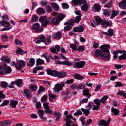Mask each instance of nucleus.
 <instances>
[{
	"mask_svg": "<svg viewBox=\"0 0 126 126\" xmlns=\"http://www.w3.org/2000/svg\"><path fill=\"white\" fill-rule=\"evenodd\" d=\"M119 58L120 60L126 59V53L123 54L119 57Z\"/></svg>",
	"mask_w": 126,
	"mask_h": 126,
	"instance_id": "nucleus-55",
	"label": "nucleus"
},
{
	"mask_svg": "<svg viewBox=\"0 0 126 126\" xmlns=\"http://www.w3.org/2000/svg\"><path fill=\"white\" fill-rule=\"evenodd\" d=\"M44 88L42 86H40L39 90L38 91V94H40L41 93L43 92L44 91Z\"/></svg>",
	"mask_w": 126,
	"mask_h": 126,
	"instance_id": "nucleus-54",
	"label": "nucleus"
},
{
	"mask_svg": "<svg viewBox=\"0 0 126 126\" xmlns=\"http://www.w3.org/2000/svg\"><path fill=\"white\" fill-rule=\"evenodd\" d=\"M32 29L35 30L36 33H40L42 32L43 30L42 28L40 27V25L38 23H36L33 24L32 27Z\"/></svg>",
	"mask_w": 126,
	"mask_h": 126,
	"instance_id": "nucleus-2",
	"label": "nucleus"
},
{
	"mask_svg": "<svg viewBox=\"0 0 126 126\" xmlns=\"http://www.w3.org/2000/svg\"><path fill=\"white\" fill-rule=\"evenodd\" d=\"M79 3V0H73L72 1V5L74 6Z\"/></svg>",
	"mask_w": 126,
	"mask_h": 126,
	"instance_id": "nucleus-59",
	"label": "nucleus"
},
{
	"mask_svg": "<svg viewBox=\"0 0 126 126\" xmlns=\"http://www.w3.org/2000/svg\"><path fill=\"white\" fill-rule=\"evenodd\" d=\"M36 63L37 65H41L44 64V61L40 58L37 59Z\"/></svg>",
	"mask_w": 126,
	"mask_h": 126,
	"instance_id": "nucleus-40",
	"label": "nucleus"
},
{
	"mask_svg": "<svg viewBox=\"0 0 126 126\" xmlns=\"http://www.w3.org/2000/svg\"><path fill=\"white\" fill-rule=\"evenodd\" d=\"M85 47L84 46H80L78 48L77 50H78L79 52H82L85 50Z\"/></svg>",
	"mask_w": 126,
	"mask_h": 126,
	"instance_id": "nucleus-50",
	"label": "nucleus"
},
{
	"mask_svg": "<svg viewBox=\"0 0 126 126\" xmlns=\"http://www.w3.org/2000/svg\"><path fill=\"white\" fill-rule=\"evenodd\" d=\"M60 22L57 18L55 17L51 19V22L52 24L56 25H57Z\"/></svg>",
	"mask_w": 126,
	"mask_h": 126,
	"instance_id": "nucleus-25",
	"label": "nucleus"
},
{
	"mask_svg": "<svg viewBox=\"0 0 126 126\" xmlns=\"http://www.w3.org/2000/svg\"><path fill=\"white\" fill-rule=\"evenodd\" d=\"M111 112L113 113L115 116L118 115L119 114L120 111L119 110L113 107L111 108Z\"/></svg>",
	"mask_w": 126,
	"mask_h": 126,
	"instance_id": "nucleus-21",
	"label": "nucleus"
},
{
	"mask_svg": "<svg viewBox=\"0 0 126 126\" xmlns=\"http://www.w3.org/2000/svg\"><path fill=\"white\" fill-rule=\"evenodd\" d=\"M1 60L3 61L9 63L10 61V59L7 56H4L2 57Z\"/></svg>",
	"mask_w": 126,
	"mask_h": 126,
	"instance_id": "nucleus-15",
	"label": "nucleus"
},
{
	"mask_svg": "<svg viewBox=\"0 0 126 126\" xmlns=\"http://www.w3.org/2000/svg\"><path fill=\"white\" fill-rule=\"evenodd\" d=\"M37 112L40 117L43 116L44 115V111L43 110L39 109L38 110Z\"/></svg>",
	"mask_w": 126,
	"mask_h": 126,
	"instance_id": "nucleus-46",
	"label": "nucleus"
},
{
	"mask_svg": "<svg viewBox=\"0 0 126 126\" xmlns=\"http://www.w3.org/2000/svg\"><path fill=\"white\" fill-rule=\"evenodd\" d=\"M95 19L96 21L98 23V22L99 24L100 23H101V22H102V21L103 20H102L99 17H96L95 18Z\"/></svg>",
	"mask_w": 126,
	"mask_h": 126,
	"instance_id": "nucleus-53",
	"label": "nucleus"
},
{
	"mask_svg": "<svg viewBox=\"0 0 126 126\" xmlns=\"http://www.w3.org/2000/svg\"><path fill=\"white\" fill-rule=\"evenodd\" d=\"M85 87V85L82 83L79 84V85L77 86V89L78 90L79 89H82L84 88Z\"/></svg>",
	"mask_w": 126,
	"mask_h": 126,
	"instance_id": "nucleus-47",
	"label": "nucleus"
},
{
	"mask_svg": "<svg viewBox=\"0 0 126 126\" xmlns=\"http://www.w3.org/2000/svg\"><path fill=\"white\" fill-rule=\"evenodd\" d=\"M56 63L57 64H62L70 66L72 65L73 63L71 61H69L68 60H66L64 61H56Z\"/></svg>",
	"mask_w": 126,
	"mask_h": 126,
	"instance_id": "nucleus-10",
	"label": "nucleus"
},
{
	"mask_svg": "<svg viewBox=\"0 0 126 126\" xmlns=\"http://www.w3.org/2000/svg\"><path fill=\"white\" fill-rule=\"evenodd\" d=\"M9 103V101L8 100H5L3 101V103L0 105V107H3L7 105Z\"/></svg>",
	"mask_w": 126,
	"mask_h": 126,
	"instance_id": "nucleus-63",
	"label": "nucleus"
},
{
	"mask_svg": "<svg viewBox=\"0 0 126 126\" xmlns=\"http://www.w3.org/2000/svg\"><path fill=\"white\" fill-rule=\"evenodd\" d=\"M35 61V60L33 58H31L30 59L29 62L30 63V65L31 66H32L34 65Z\"/></svg>",
	"mask_w": 126,
	"mask_h": 126,
	"instance_id": "nucleus-58",
	"label": "nucleus"
},
{
	"mask_svg": "<svg viewBox=\"0 0 126 126\" xmlns=\"http://www.w3.org/2000/svg\"><path fill=\"white\" fill-rule=\"evenodd\" d=\"M85 63L84 61H81L74 63L73 67L75 68H80L83 67L85 65Z\"/></svg>",
	"mask_w": 126,
	"mask_h": 126,
	"instance_id": "nucleus-6",
	"label": "nucleus"
},
{
	"mask_svg": "<svg viewBox=\"0 0 126 126\" xmlns=\"http://www.w3.org/2000/svg\"><path fill=\"white\" fill-rule=\"evenodd\" d=\"M25 65V62L22 60H20L18 62L16 63L15 64V67L18 70H21L22 69L23 66Z\"/></svg>",
	"mask_w": 126,
	"mask_h": 126,
	"instance_id": "nucleus-5",
	"label": "nucleus"
},
{
	"mask_svg": "<svg viewBox=\"0 0 126 126\" xmlns=\"http://www.w3.org/2000/svg\"><path fill=\"white\" fill-rule=\"evenodd\" d=\"M74 77L75 79L79 80H82L84 78L83 76H81L79 74L77 73L75 74L74 75Z\"/></svg>",
	"mask_w": 126,
	"mask_h": 126,
	"instance_id": "nucleus-24",
	"label": "nucleus"
},
{
	"mask_svg": "<svg viewBox=\"0 0 126 126\" xmlns=\"http://www.w3.org/2000/svg\"><path fill=\"white\" fill-rule=\"evenodd\" d=\"M111 13V11L110 10H105L104 12V14L106 16H110Z\"/></svg>",
	"mask_w": 126,
	"mask_h": 126,
	"instance_id": "nucleus-48",
	"label": "nucleus"
},
{
	"mask_svg": "<svg viewBox=\"0 0 126 126\" xmlns=\"http://www.w3.org/2000/svg\"><path fill=\"white\" fill-rule=\"evenodd\" d=\"M94 103L96 104L97 105L100 106L101 104V100H99L98 99H95L94 100Z\"/></svg>",
	"mask_w": 126,
	"mask_h": 126,
	"instance_id": "nucleus-56",
	"label": "nucleus"
},
{
	"mask_svg": "<svg viewBox=\"0 0 126 126\" xmlns=\"http://www.w3.org/2000/svg\"><path fill=\"white\" fill-rule=\"evenodd\" d=\"M1 39L4 42H7L8 40V37L7 34H3L1 35Z\"/></svg>",
	"mask_w": 126,
	"mask_h": 126,
	"instance_id": "nucleus-32",
	"label": "nucleus"
},
{
	"mask_svg": "<svg viewBox=\"0 0 126 126\" xmlns=\"http://www.w3.org/2000/svg\"><path fill=\"white\" fill-rule=\"evenodd\" d=\"M17 53H18L20 54H22L27 52V51H24L20 49H18L16 51Z\"/></svg>",
	"mask_w": 126,
	"mask_h": 126,
	"instance_id": "nucleus-52",
	"label": "nucleus"
},
{
	"mask_svg": "<svg viewBox=\"0 0 126 126\" xmlns=\"http://www.w3.org/2000/svg\"><path fill=\"white\" fill-rule=\"evenodd\" d=\"M109 97L108 96H104L101 99V102L102 103H106V100Z\"/></svg>",
	"mask_w": 126,
	"mask_h": 126,
	"instance_id": "nucleus-38",
	"label": "nucleus"
},
{
	"mask_svg": "<svg viewBox=\"0 0 126 126\" xmlns=\"http://www.w3.org/2000/svg\"><path fill=\"white\" fill-rule=\"evenodd\" d=\"M8 66L7 65L4 64L3 65H1L0 66V69L4 71Z\"/></svg>",
	"mask_w": 126,
	"mask_h": 126,
	"instance_id": "nucleus-57",
	"label": "nucleus"
},
{
	"mask_svg": "<svg viewBox=\"0 0 126 126\" xmlns=\"http://www.w3.org/2000/svg\"><path fill=\"white\" fill-rule=\"evenodd\" d=\"M84 30L83 27L80 26L79 27H76L74 28L73 31L75 32H82Z\"/></svg>",
	"mask_w": 126,
	"mask_h": 126,
	"instance_id": "nucleus-18",
	"label": "nucleus"
},
{
	"mask_svg": "<svg viewBox=\"0 0 126 126\" xmlns=\"http://www.w3.org/2000/svg\"><path fill=\"white\" fill-rule=\"evenodd\" d=\"M0 23L4 27H8L10 25L9 22L5 21H2L0 22Z\"/></svg>",
	"mask_w": 126,
	"mask_h": 126,
	"instance_id": "nucleus-31",
	"label": "nucleus"
},
{
	"mask_svg": "<svg viewBox=\"0 0 126 126\" xmlns=\"http://www.w3.org/2000/svg\"><path fill=\"white\" fill-rule=\"evenodd\" d=\"M47 72L48 74L52 76H56L58 78L64 77L66 75V73L65 72H59L55 70H52L49 69H47Z\"/></svg>",
	"mask_w": 126,
	"mask_h": 126,
	"instance_id": "nucleus-1",
	"label": "nucleus"
},
{
	"mask_svg": "<svg viewBox=\"0 0 126 126\" xmlns=\"http://www.w3.org/2000/svg\"><path fill=\"white\" fill-rule=\"evenodd\" d=\"M18 103L17 101H14L12 100L10 102V106L13 108H15Z\"/></svg>",
	"mask_w": 126,
	"mask_h": 126,
	"instance_id": "nucleus-28",
	"label": "nucleus"
},
{
	"mask_svg": "<svg viewBox=\"0 0 126 126\" xmlns=\"http://www.w3.org/2000/svg\"><path fill=\"white\" fill-rule=\"evenodd\" d=\"M15 82L16 83V84L18 87H21L23 85L22 79H18Z\"/></svg>",
	"mask_w": 126,
	"mask_h": 126,
	"instance_id": "nucleus-35",
	"label": "nucleus"
},
{
	"mask_svg": "<svg viewBox=\"0 0 126 126\" xmlns=\"http://www.w3.org/2000/svg\"><path fill=\"white\" fill-rule=\"evenodd\" d=\"M81 16H79L76 17L74 18L71 19V22L74 23H79L81 19Z\"/></svg>",
	"mask_w": 126,
	"mask_h": 126,
	"instance_id": "nucleus-17",
	"label": "nucleus"
},
{
	"mask_svg": "<svg viewBox=\"0 0 126 126\" xmlns=\"http://www.w3.org/2000/svg\"><path fill=\"white\" fill-rule=\"evenodd\" d=\"M113 30L112 29H109L108 31V36H112L114 35Z\"/></svg>",
	"mask_w": 126,
	"mask_h": 126,
	"instance_id": "nucleus-36",
	"label": "nucleus"
},
{
	"mask_svg": "<svg viewBox=\"0 0 126 126\" xmlns=\"http://www.w3.org/2000/svg\"><path fill=\"white\" fill-rule=\"evenodd\" d=\"M70 47L74 50H77V47L75 44H71L70 45Z\"/></svg>",
	"mask_w": 126,
	"mask_h": 126,
	"instance_id": "nucleus-64",
	"label": "nucleus"
},
{
	"mask_svg": "<svg viewBox=\"0 0 126 126\" xmlns=\"http://www.w3.org/2000/svg\"><path fill=\"white\" fill-rule=\"evenodd\" d=\"M66 15L60 13L58 14L57 18L60 21H62L65 17Z\"/></svg>",
	"mask_w": 126,
	"mask_h": 126,
	"instance_id": "nucleus-23",
	"label": "nucleus"
},
{
	"mask_svg": "<svg viewBox=\"0 0 126 126\" xmlns=\"http://www.w3.org/2000/svg\"><path fill=\"white\" fill-rule=\"evenodd\" d=\"M126 6V0H124L120 2L119 4V6L122 9H125Z\"/></svg>",
	"mask_w": 126,
	"mask_h": 126,
	"instance_id": "nucleus-29",
	"label": "nucleus"
},
{
	"mask_svg": "<svg viewBox=\"0 0 126 126\" xmlns=\"http://www.w3.org/2000/svg\"><path fill=\"white\" fill-rule=\"evenodd\" d=\"M54 115L56 117V121H58L61 115V114L60 113L57 112L56 111H55L54 112Z\"/></svg>",
	"mask_w": 126,
	"mask_h": 126,
	"instance_id": "nucleus-41",
	"label": "nucleus"
},
{
	"mask_svg": "<svg viewBox=\"0 0 126 126\" xmlns=\"http://www.w3.org/2000/svg\"><path fill=\"white\" fill-rule=\"evenodd\" d=\"M46 9L47 12L48 13H50L52 11V9L49 6H47L46 7Z\"/></svg>",
	"mask_w": 126,
	"mask_h": 126,
	"instance_id": "nucleus-61",
	"label": "nucleus"
},
{
	"mask_svg": "<svg viewBox=\"0 0 126 126\" xmlns=\"http://www.w3.org/2000/svg\"><path fill=\"white\" fill-rule=\"evenodd\" d=\"M110 56L108 54L104 53L101 56V58L103 60L106 61H109L110 59Z\"/></svg>",
	"mask_w": 126,
	"mask_h": 126,
	"instance_id": "nucleus-14",
	"label": "nucleus"
},
{
	"mask_svg": "<svg viewBox=\"0 0 126 126\" xmlns=\"http://www.w3.org/2000/svg\"><path fill=\"white\" fill-rule=\"evenodd\" d=\"M62 4V7L64 9H67L69 8V5L66 3H63Z\"/></svg>",
	"mask_w": 126,
	"mask_h": 126,
	"instance_id": "nucleus-49",
	"label": "nucleus"
},
{
	"mask_svg": "<svg viewBox=\"0 0 126 126\" xmlns=\"http://www.w3.org/2000/svg\"><path fill=\"white\" fill-rule=\"evenodd\" d=\"M102 53V51L98 49L96 50L95 52V55L97 57H99L101 56Z\"/></svg>",
	"mask_w": 126,
	"mask_h": 126,
	"instance_id": "nucleus-33",
	"label": "nucleus"
},
{
	"mask_svg": "<svg viewBox=\"0 0 126 126\" xmlns=\"http://www.w3.org/2000/svg\"><path fill=\"white\" fill-rule=\"evenodd\" d=\"M51 6L54 10L55 11L58 10L59 8L58 5L55 3H52L51 4Z\"/></svg>",
	"mask_w": 126,
	"mask_h": 126,
	"instance_id": "nucleus-26",
	"label": "nucleus"
},
{
	"mask_svg": "<svg viewBox=\"0 0 126 126\" xmlns=\"http://www.w3.org/2000/svg\"><path fill=\"white\" fill-rule=\"evenodd\" d=\"M81 110L84 112V114L86 116H87L89 113V110L87 109H84L81 108Z\"/></svg>",
	"mask_w": 126,
	"mask_h": 126,
	"instance_id": "nucleus-44",
	"label": "nucleus"
},
{
	"mask_svg": "<svg viewBox=\"0 0 126 126\" xmlns=\"http://www.w3.org/2000/svg\"><path fill=\"white\" fill-rule=\"evenodd\" d=\"M81 9L85 12H86L88 9V5L87 4L83 5L81 7Z\"/></svg>",
	"mask_w": 126,
	"mask_h": 126,
	"instance_id": "nucleus-39",
	"label": "nucleus"
},
{
	"mask_svg": "<svg viewBox=\"0 0 126 126\" xmlns=\"http://www.w3.org/2000/svg\"><path fill=\"white\" fill-rule=\"evenodd\" d=\"M11 68L10 67L8 66L4 71L5 74H9L11 73Z\"/></svg>",
	"mask_w": 126,
	"mask_h": 126,
	"instance_id": "nucleus-43",
	"label": "nucleus"
},
{
	"mask_svg": "<svg viewBox=\"0 0 126 126\" xmlns=\"http://www.w3.org/2000/svg\"><path fill=\"white\" fill-rule=\"evenodd\" d=\"M51 37V36L49 35L47 40L46 38L42 35L39 36L38 38L40 39L41 42H44L46 45H49L51 42L50 40Z\"/></svg>",
	"mask_w": 126,
	"mask_h": 126,
	"instance_id": "nucleus-3",
	"label": "nucleus"
},
{
	"mask_svg": "<svg viewBox=\"0 0 126 126\" xmlns=\"http://www.w3.org/2000/svg\"><path fill=\"white\" fill-rule=\"evenodd\" d=\"M37 13L39 14L42 15L44 14L45 13V11L42 8H39L37 11Z\"/></svg>",
	"mask_w": 126,
	"mask_h": 126,
	"instance_id": "nucleus-30",
	"label": "nucleus"
},
{
	"mask_svg": "<svg viewBox=\"0 0 126 126\" xmlns=\"http://www.w3.org/2000/svg\"><path fill=\"white\" fill-rule=\"evenodd\" d=\"M38 20L37 16L35 15H33L30 20L31 22H34L37 21Z\"/></svg>",
	"mask_w": 126,
	"mask_h": 126,
	"instance_id": "nucleus-34",
	"label": "nucleus"
},
{
	"mask_svg": "<svg viewBox=\"0 0 126 126\" xmlns=\"http://www.w3.org/2000/svg\"><path fill=\"white\" fill-rule=\"evenodd\" d=\"M111 120L110 118H109L107 121L104 120H101L99 121V124L101 126H108L110 123V122Z\"/></svg>",
	"mask_w": 126,
	"mask_h": 126,
	"instance_id": "nucleus-11",
	"label": "nucleus"
},
{
	"mask_svg": "<svg viewBox=\"0 0 126 126\" xmlns=\"http://www.w3.org/2000/svg\"><path fill=\"white\" fill-rule=\"evenodd\" d=\"M61 34L59 32H58L53 35L52 38L53 39H60L61 38Z\"/></svg>",
	"mask_w": 126,
	"mask_h": 126,
	"instance_id": "nucleus-22",
	"label": "nucleus"
},
{
	"mask_svg": "<svg viewBox=\"0 0 126 126\" xmlns=\"http://www.w3.org/2000/svg\"><path fill=\"white\" fill-rule=\"evenodd\" d=\"M30 89L33 91H35L37 90V86L35 85L32 84L29 85Z\"/></svg>",
	"mask_w": 126,
	"mask_h": 126,
	"instance_id": "nucleus-37",
	"label": "nucleus"
},
{
	"mask_svg": "<svg viewBox=\"0 0 126 126\" xmlns=\"http://www.w3.org/2000/svg\"><path fill=\"white\" fill-rule=\"evenodd\" d=\"M24 92L27 98H29L32 97L31 93L29 90L26 89L24 90Z\"/></svg>",
	"mask_w": 126,
	"mask_h": 126,
	"instance_id": "nucleus-19",
	"label": "nucleus"
},
{
	"mask_svg": "<svg viewBox=\"0 0 126 126\" xmlns=\"http://www.w3.org/2000/svg\"><path fill=\"white\" fill-rule=\"evenodd\" d=\"M119 13V11L117 10H112L111 12V15L110 16V18L112 19L115 17Z\"/></svg>",
	"mask_w": 126,
	"mask_h": 126,
	"instance_id": "nucleus-20",
	"label": "nucleus"
},
{
	"mask_svg": "<svg viewBox=\"0 0 126 126\" xmlns=\"http://www.w3.org/2000/svg\"><path fill=\"white\" fill-rule=\"evenodd\" d=\"M100 49L102 50L103 52H106L108 53H110L108 49L110 48V46L108 45H103L101 46L100 47Z\"/></svg>",
	"mask_w": 126,
	"mask_h": 126,
	"instance_id": "nucleus-7",
	"label": "nucleus"
},
{
	"mask_svg": "<svg viewBox=\"0 0 126 126\" xmlns=\"http://www.w3.org/2000/svg\"><path fill=\"white\" fill-rule=\"evenodd\" d=\"M64 84L63 82H62L60 84H57L55 85L54 90L56 92H58L61 91L63 87H64Z\"/></svg>",
	"mask_w": 126,
	"mask_h": 126,
	"instance_id": "nucleus-9",
	"label": "nucleus"
},
{
	"mask_svg": "<svg viewBox=\"0 0 126 126\" xmlns=\"http://www.w3.org/2000/svg\"><path fill=\"white\" fill-rule=\"evenodd\" d=\"M89 90L88 89H85L83 91V94L89 98L91 96V94L89 93Z\"/></svg>",
	"mask_w": 126,
	"mask_h": 126,
	"instance_id": "nucleus-16",
	"label": "nucleus"
},
{
	"mask_svg": "<svg viewBox=\"0 0 126 126\" xmlns=\"http://www.w3.org/2000/svg\"><path fill=\"white\" fill-rule=\"evenodd\" d=\"M61 47L58 45H56L55 46V48L53 47L50 48V51L53 53L55 54H58L57 52H59L60 50Z\"/></svg>",
	"mask_w": 126,
	"mask_h": 126,
	"instance_id": "nucleus-12",
	"label": "nucleus"
},
{
	"mask_svg": "<svg viewBox=\"0 0 126 126\" xmlns=\"http://www.w3.org/2000/svg\"><path fill=\"white\" fill-rule=\"evenodd\" d=\"M47 97V95H43L41 98V102L42 103H43L46 100Z\"/></svg>",
	"mask_w": 126,
	"mask_h": 126,
	"instance_id": "nucleus-51",
	"label": "nucleus"
},
{
	"mask_svg": "<svg viewBox=\"0 0 126 126\" xmlns=\"http://www.w3.org/2000/svg\"><path fill=\"white\" fill-rule=\"evenodd\" d=\"M39 21L40 22L43 23L42 25L43 26H47V25L49 23V20L47 19V18L45 16H42L39 18Z\"/></svg>",
	"mask_w": 126,
	"mask_h": 126,
	"instance_id": "nucleus-4",
	"label": "nucleus"
},
{
	"mask_svg": "<svg viewBox=\"0 0 126 126\" xmlns=\"http://www.w3.org/2000/svg\"><path fill=\"white\" fill-rule=\"evenodd\" d=\"M44 111L46 113L51 114L53 113L52 111L50 109L49 107L45 109Z\"/></svg>",
	"mask_w": 126,
	"mask_h": 126,
	"instance_id": "nucleus-45",
	"label": "nucleus"
},
{
	"mask_svg": "<svg viewBox=\"0 0 126 126\" xmlns=\"http://www.w3.org/2000/svg\"><path fill=\"white\" fill-rule=\"evenodd\" d=\"M49 98H51L54 99H55L56 98L57 96L56 95H55L51 93H50L49 94Z\"/></svg>",
	"mask_w": 126,
	"mask_h": 126,
	"instance_id": "nucleus-60",
	"label": "nucleus"
},
{
	"mask_svg": "<svg viewBox=\"0 0 126 126\" xmlns=\"http://www.w3.org/2000/svg\"><path fill=\"white\" fill-rule=\"evenodd\" d=\"M66 117L65 120L66 122V126H70V123L71 122V119L74 120V121L76 120V119L73 118V117L71 115H67L66 116Z\"/></svg>",
	"mask_w": 126,
	"mask_h": 126,
	"instance_id": "nucleus-8",
	"label": "nucleus"
},
{
	"mask_svg": "<svg viewBox=\"0 0 126 126\" xmlns=\"http://www.w3.org/2000/svg\"><path fill=\"white\" fill-rule=\"evenodd\" d=\"M91 25L93 27H95V25H98L99 24L98 22H97L96 21L93 20L91 21Z\"/></svg>",
	"mask_w": 126,
	"mask_h": 126,
	"instance_id": "nucleus-42",
	"label": "nucleus"
},
{
	"mask_svg": "<svg viewBox=\"0 0 126 126\" xmlns=\"http://www.w3.org/2000/svg\"><path fill=\"white\" fill-rule=\"evenodd\" d=\"M94 9V12H99L101 10V7L98 4H95L93 6Z\"/></svg>",
	"mask_w": 126,
	"mask_h": 126,
	"instance_id": "nucleus-27",
	"label": "nucleus"
},
{
	"mask_svg": "<svg viewBox=\"0 0 126 126\" xmlns=\"http://www.w3.org/2000/svg\"><path fill=\"white\" fill-rule=\"evenodd\" d=\"M14 42L15 44L18 45H21L22 44V42L17 39L15 40Z\"/></svg>",
	"mask_w": 126,
	"mask_h": 126,
	"instance_id": "nucleus-62",
	"label": "nucleus"
},
{
	"mask_svg": "<svg viewBox=\"0 0 126 126\" xmlns=\"http://www.w3.org/2000/svg\"><path fill=\"white\" fill-rule=\"evenodd\" d=\"M112 22L111 21L109 22L108 21H106L105 20H103L102 21L101 24L104 27H106L110 25L111 24Z\"/></svg>",
	"mask_w": 126,
	"mask_h": 126,
	"instance_id": "nucleus-13",
	"label": "nucleus"
}]
</instances>
